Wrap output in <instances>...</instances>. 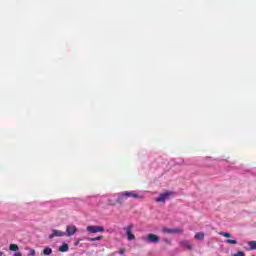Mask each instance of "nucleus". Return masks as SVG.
<instances>
[{"label":"nucleus","instance_id":"nucleus-9","mask_svg":"<svg viewBox=\"0 0 256 256\" xmlns=\"http://www.w3.org/2000/svg\"><path fill=\"white\" fill-rule=\"evenodd\" d=\"M59 251L61 253H66V251H69V245L67 243H63L60 247H59Z\"/></svg>","mask_w":256,"mask_h":256},{"label":"nucleus","instance_id":"nucleus-4","mask_svg":"<svg viewBox=\"0 0 256 256\" xmlns=\"http://www.w3.org/2000/svg\"><path fill=\"white\" fill-rule=\"evenodd\" d=\"M133 227V224H130L126 228H124L126 231L128 241H133V239H135V235L131 233L133 231Z\"/></svg>","mask_w":256,"mask_h":256},{"label":"nucleus","instance_id":"nucleus-17","mask_svg":"<svg viewBox=\"0 0 256 256\" xmlns=\"http://www.w3.org/2000/svg\"><path fill=\"white\" fill-rule=\"evenodd\" d=\"M225 243H228L229 245H237V240L227 239L225 240Z\"/></svg>","mask_w":256,"mask_h":256},{"label":"nucleus","instance_id":"nucleus-8","mask_svg":"<svg viewBox=\"0 0 256 256\" xmlns=\"http://www.w3.org/2000/svg\"><path fill=\"white\" fill-rule=\"evenodd\" d=\"M180 246L185 247L186 249H188V251H191V249H193V247H191V244H189V241L187 240L180 242Z\"/></svg>","mask_w":256,"mask_h":256},{"label":"nucleus","instance_id":"nucleus-24","mask_svg":"<svg viewBox=\"0 0 256 256\" xmlns=\"http://www.w3.org/2000/svg\"><path fill=\"white\" fill-rule=\"evenodd\" d=\"M3 255V252L2 251H0V256H2Z\"/></svg>","mask_w":256,"mask_h":256},{"label":"nucleus","instance_id":"nucleus-21","mask_svg":"<svg viewBox=\"0 0 256 256\" xmlns=\"http://www.w3.org/2000/svg\"><path fill=\"white\" fill-rule=\"evenodd\" d=\"M124 253H125V249L121 248V249L119 250V254H120V255H123Z\"/></svg>","mask_w":256,"mask_h":256},{"label":"nucleus","instance_id":"nucleus-22","mask_svg":"<svg viewBox=\"0 0 256 256\" xmlns=\"http://www.w3.org/2000/svg\"><path fill=\"white\" fill-rule=\"evenodd\" d=\"M14 256H22L21 253H16Z\"/></svg>","mask_w":256,"mask_h":256},{"label":"nucleus","instance_id":"nucleus-14","mask_svg":"<svg viewBox=\"0 0 256 256\" xmlns=\"http://www.w3.org/2000/svg\"><path fill=\"white\" fill-rule=\"evenodd\" d=\"M183 233V229L182 228H174L172 229V234H181Z\"/></svg>","mask_w":256,"mask_h":256},{"label":"nucleus","instance_id":"nucleus-5","mask_svg":"<svg viewBox=\"0 0 256 256\" xmlns=\"http://www.w3.org/2000/svg\"><path fill=\"white\" fill-rule=\"evenodd\" d=\"M75 233H77V226L76 225H68L66 227V235L67 237H72V235H75Z\"/></svg>","mask_w":256,"mask_h":256},{"label":"nucleus","instance_id":"nucleus-23","mask_svg":"<svg viewBox=\"0 0 256 256\" xmlns=\"http://www.w3.org/2000/svg\"><path fill=\"white\" fill-rule=\"evenodd\" d=\"M75 246H77V245H79V240L77 241V242H75V244H74Z\"/></svg>","mask_w":256,"mask_h":256},{"label":"nucleus","instance_id":"nucleus-19","mask_svg":"<svg viewBox=\"0 0 256 256\" xmlns=\"http://www.w3.org/2000/svg\"><path fill=\"white\" fill-rule=\"evenodd\" d=\"M232 256H245V252L238 251V252L234 253Z\"/></svg>","mask_w":256,"mask_h":256},{"label":"nucleus","instance_id":"nucleus-10","mask_svg":"<svg viewBox=\"0 0 256 256\" xmlns=\"http://www.w3.org/2000/svg\"><path fill=\"white\" fill-rule=\"evenodd\" d=\"M194 239H200V240L205 239V233H203V232L196 233L194 236Z\"/></svg>","mask_w":256,"mask_h":256},{"label":"nucleus","instance_id":"nucleus-6","mask_svg":"<svg viewBox=\"0 0 256 256\" xmlns=\"http://www.w3.org/2000/svg\"><path fill=\"white\" fill-rule=\"evenodd\" d=\"M66 233L61 230H52V233L49 235V239L54 237H65Z\"/></svg>","mask_w":256,"mask_h":256},{"label":"nucleus","instance_id":"nucleus-3","mask_svg":"<svg viewBox=\"0 0 256 256\" xmlns=\"http://www.w3.org/2000/svg\"><path fill=\"white\" fill-rule=\"evenodd\" d=\"M86 231L88 233H103L105 228L103 226H87Z\"/></svg>","mask_w":256,"mask_h":256},{"label":"nucleus","instance_id":"nucleus-2","mask_svg":"<svg viewBox=\"0 0 256 256\" xmlns=\"http://www.w3.org/2000/svg\"><path fill=\"white\" fill-rule=\"evenodd\" d=\"M171 195H174L173 191H166L160 194L159 197L156 198V203H165V201H167Z\"/></svg>","mask_w":256,"mask_h":256},{"label":"nucleus","instance_id":"nucleus-20","mask_svg":"<svg viewBox=\"0 0 256 256\" xmlns=\"http://www.w3.org/2000/svg\"><path fill=\"white\" fill-rule=\"evenodd\" d=\"M29 255L30 256H35V250L34 249L30 250Z\"/></svg>","mask_w":256,"mask_h":256},{"label":"nucleus","instance_id":"nucleus-13","mask_svg":"<svg viewBox=\"0 0 256 256\" xmlns=\"http://www.w3.org/2000/svg\"><path fill=\"white\" fill-rule=\"evenodd\" d=\"M51 253H53V250L49 247L43 250V255H51Z\"/></svg>","mask_w":256,"mask_h":256},{"label":"nucleus","instance_id":"nucleus-12","mask_svg":"<svg viewBox=\"0 0 256 256\" xmlns=\"http://www.w3.org/2000/svg\"><path fill=\"white\" fill-rule=\"evenodd\" d=\"M163 233H168L169 235L173 234V228H162Z\"/></svg>","mask_w":256,"mask_h":256},{"label":"nucleus","instance_id":"nucleus-15","mask_svg":"<svg viewBox=\"0 0 256 256\" xmlns=\"http://www.w3.org/2000/svg\"><path fill=\"white\" fill-rule=\"evenodd\" d=\"M103 239V236H98L94 238H86V241H101Z\"/></svg>","mask_w":256,"mask_h":256},{"label":"nucleus","instance_id":"nucleus-16","mask_svg":"<svg viewBox=\"0 0 256 256\" xmlns=\"http://www.w3.org/2000/svg\"><path fill=\"white\" fill-rule=\"evenodd\" d=\"M10 251H19V246L17 244H10Z\"/></svg>","mask_w":256,"mask_h":256},{"label":"nucleus","instance_id":"nucleus-18","mask_svg":"<svg viewBox=\"0 0 256 256\" xmlns=\"http://www.w3.org/2000/svg\"><path fill=\"white\" fill-rule=\"evenodd\" d=\"M219 235H221L222 237H226L227 239L231 237V234L229 232H220Z\"/></svg>","mask_w":256,"mask_h":256},{"label":"nucleus","instance_id":"nucleus-7","mask_svg":"<svg viewBox=\"0 0 256 256\" xmlns=\"http://www.w3.org/2000/svg\"><path fill=\"white\" fill-rule=\"evenodd\" d=\"M146 240L148 241V243H159V236H157L156 234H148L146 236Z\"/></svg>","mask_w":256,"mask_h":256},{"label":"nucleus","instance_id":"nucleus-1","mask_svg":"<svg viewBox=\"0 0 256 256\" xmlns=\"http://www.w3.org/2000/svg\"><path fill=\"white\" fill-rule=\"evenodd\" d=\"M127 197H133V199H139V196L137 195V193L126 191L119 194L117 203H123L125 199H127Z\"/></svg>","mask_w":256,"mask_h":256},{"label":"nucleus","instance_id":"nucleus-11","mask_svg":"<svg viewBox=\"0 0 256 256\" xmlns=\"http://www.w3.org/2000/svg\"><path fill=\"white\" fill-rule=\"evenodd\" d=\"M248 245L251 251H256V241H249Z\"/></svg>","mask_w":256,"mask_h":256}]
</instances>
